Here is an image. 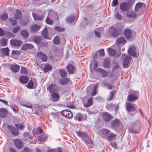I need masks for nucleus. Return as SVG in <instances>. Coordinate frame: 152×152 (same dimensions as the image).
<instances>
[{"label": "nucleus", "mask_w": 152, "mask_h": 152, "mask_svg": "<svg viewBox=\"0 0 152 152\" xmlns=\"http://www.w3.org/2000/svg\"><path fill=\"white\" fill-rule=\"evenodd\" d=\"M7 112L6 109L1 108L0 109V116L4 118L7 115Z\"/></svg>", "instance_id": "4be33fe9"}, {"label": "nucleus", "mask_w": 152, "mask_h": 152, "mask_svg": "<svg viewBox=\"0 0 152 152\" xmlns=\"http://www.w3.org/2000/svg\"><path fill=\"white\" fill-rule=\"evenodd\" d=\"M1 51L2 53L4 55L6 56H8L10 50L8 47H7L5 48H1Z\"/></svg>", "instance_id": "7c9ffc66"}, {"label": "nucleus", "mask_w": 152, "mask_h": 152, "mask_svg": "<svg viewBox=\"0 0 152 152\" xmlns=\"http://www.w3.org/2000/svg\"><path fill=\"white\" fill-rule=\"evenodd\" d=\"M76 133L78 136L82 138H86L87 137L86 133L83 132H77Z\"/></svg>", "instance_id": "c9c22d12"}, {"label": "nucleus", "mask_w": 152, "mask_h": 152, "mask_svg": "<svg viewBox=\"0 0 152 152\" xmlns=\"http://www.w3.org/2000/svg\"><path fill=\"white\" fill-rule=\"evenodd\" d=\"M110 96L109 97V98L107 100L108 101H110L114 97V94L113 91H111L110 92Z\"/></svg>", "instance_id": "052dcab7"}, {"label": "nucleus", "mask_w": 152, "mask_h": 152, "mask_svg": "<svg viewBox=\"0 0 152 152\" xmlns=\"http://www.w3.org/2000/svg\"><path fill=\"white\" fill-rule=\"evenodd\" d=\"M42 35L46 39H48V29L45 27L42 32Z\"/></svg>", "instance_id": "f704fd0d"}, {"label": "nucleus", "mask_w": 152, "mask_h": 152, "mask_svg": "<svg viewBox=\"0 0 152 152\" xmlns=\"http://www.w3.org/2000/svg\"><path fill=\"white\" fill-rule=\"evenodd\" d=\"M109 33L111 36L114 38H116L118 36V33L117 29L113 27H111L110 28Z\"/></svg>", "instance_id": "423d86ee"}, {"label": "nucleus", "mask_w": 152, "mask_h": 152, "mask_svg": "<svg viewBox=\"0 0 152 152\" xmlns=\"http://www.w3.org/2000/svg\"><path fill=\"white\" fill-rule=\"evenodd\" d=\"M20 72L23 74L26 75L28 73L27 69L25 67H21L20 69Z\"/></svg>", "instance_id": "37998d69"}, {"label": "nucleus", "mask_w": 152, "mask_h": 152, "mask_svg": "<svg viewBox=\"0 0 152 152\" xmlns=\"http://www.w3.org/2000/svg\"><path fill=\"white\" fill-rule=\"evenodd\" d=\"M9 20L13 26H15L17 23V22L13 19L10 18Z\"/></svg>", "instance_id": "13d9d810"}, {"label": "nucleus", "mask_w": 152, "mask_h": 152, "mask_svg": "<svg viewBox=\"0 0 152 152\" xmlns=\"http://www.w3.org/2000/svg\"><path fill=\"white\" fill-rule=\"evenodd\" d=\"M34 48V45L30 43H25L22 46V49L26 50L28 49H32Z\"/></svg>", "instance_id": "a211bd4d"}, {"label": "nucleus", "mask_w": 152, "mask_h": 152, "mask_svg": "<svg viewBox=\"0 0 152 152\" xmlns=\"http://www.w3.org/2000/svg\"><path fill=\"white\" fill-rule=\"evenodd\" d=\"M135 49V48L134 47H131L128 50L129 54L134 57H135L136 55Z\"/></svg>", "instance_id": "aec40b11"}, {"label": "nucleus", "mask_w": 152, "mask_h": 152, "mask_svg": "<svg viewBox=\"0 0 152 152\" xmlns=\"http://www.w3.org/2000/svg\"><path fill=\"white\" fill-rule=\"evenodd\" d=\"M43 132L42 129L40 127H38L36 129V133L37 134H41Z\"/></svg>", "instance_id": "0e129e2a"}, {"label": "nucleus", "mask_w": 152, "mask_h": 152, "mask_svg": "<svg viewBox=\"0 0 152 152\" xmlns=\"http://www.w3.org/2000/svg\"><path fill=\"white\" fill-rule=\"evenodd\" d=\"M108 54L111 56H113L115 55L116 54V51L115 50L112 49L110 48H108L107 49Z\"/></svg>", "instance_id": "393cba45"}, {"label": "nucleus", "mask_w": 152, "mask_h": 152, "mask_svg": "<svg viewBox=\"0 0 152 152\" xmlns=\"http://www.w3.org/2000/svg\"><path fill=\"white\" fill-rule=\"evenodd\" d=\"M59 72L62 77H65L67 76V72L65 70L60 69L59 70Z\"/></svg>", "instance_id": "473e14b6"}, {"label": "nucleus", "mask_w": 152, "mask_h": 152, "mask_svg": "<svg viewBox=\"0 0 152 152\" xmlns=\"http://www.w3.org/2000/svg\"><path fill=\"white\" fill-rule=\"evenodd\" d=\"M12 71L14 72H18L20 69V66L18 65H12L10 66Z\"/></svg>", "instance_id": "5701e85b"}, {"label": "nucleus", "mask_w": 152, "mask_h": 152, "mask_svg": "<svg viewBox=\"0 0 152 152\" xmlns=\"http://www.w3.org/2000/svg\"><path fill=\"white\" fill-rule=\"evenodd\" d=\"M7 39L3 38L0 40V44L2 47L6 46L7 45Z\"/></svg>", "instance_id": "4c0bfd02"}, {"label": "nucleus", "mask_w": 152, "mask_h": 152, "mask_svg": "<svg viewBox=\"0 0 152 152\" xmlns=\"http://www.w3.org/2000/svg\"><path fill=\"white\" fill-rule=\"evenodd\" d=\"M14 142L16 147L18 149H21L23 147V142L20 139H15Z\"/></svg>", "instance_id": "ddd939ff"}, {"label": "nucleus", "mask_w": 152, "mask_h": 152, "mask_svg": "<svg viewBox=\"0 0 152 152\" xmlns=\"http://www.w3.org/2000/svg\"><path fill=\"white\" fill-rule=\"evenodd\" d=\"M33 81L31 80L29 81V82L28 83L27 85V87L28 88L30 89L32 88H35V87H33Z\"/></svg>", "instance_id": "8fccbe9b"}, {"label": "nucleus", "mask_w": 152, "mask_h": 152, "mask_svg": "<svg viewBox=\"0 0 152 152\" xmlns=\"http://www.w3.org/2000/svg\"><path fill=\"white\" fill-rule=\"evenodd\" d=\"M104 85L107 86V88L109 90H111L113 89V87L110 84L105 83Z\"/></svg>", "instance_id": "338daca9"}, {"label": "nucleus", "mask_w": 152, "mask_h": 152, "mask_svg": "<svg viewBox=\"0 0 152 152\" xmlns=\"http://www.w3.org/2000/svg\"><path fill=\"white\" fill-rule=\"evenodd\" d=\"M116 135L113 133H111L107 138V140L111 141L116 137Z\"/></svg>", "instance_id": "ea45409f"}, {"label": "nucleus", "mask_w": 152, "mask_h": 152, "mask_svg": "<svg viewBox=\"0 0 152 152\" xmlns=\"http://www.w3.org/2000/svg\"><path fill=\"white\" fill-rule=\"evenodd\" d=\"M141 127V124L139 121L134 122L133 126L129 129L130 132L134 134H137L140 132Z\"/></svg>", "instance_id": "f257e3e1"}, {"label": "nucleus", "mask_w": 152, "mask_h": 152, "mask_svg": "<svg viewBox=\"0 0 152 152\" xmlns=\"http://www.w3.org/2000/svg\"><path fill=\"white\" fill-rule=\"evenodd\" d=\"M8 17V15L7 14L5 13L1 16L0 18L2 20L4 21L7 20Z\"/></svg>", "instance_id": "49530a36"}, {"label": "nucleus", "mask_w": 152, "mask_h": 152, "mask_svg": "<svg viewBox=\"0 0 152 152\" xmlns=\"http://www.w3.org/2000/svg\"><path fill=\"white\" fill-rule=\"evenodd\" d=\"M110 64V60L108 59L107 58L105 59L103 64L104 67L106 68H107L109 66Z\"/></svg>", "instance_id": "a19ab883"}, {"label": "nucleus", "mask_w": 152, "mask_h": 152, "mask_svg": "<svg viewBox=\"0 0 152 152\" xmlns=\"http://www.w3.org/2000/svg\"><path fill=\"white\" fill-rule=\"evenodd\" d=\"M75 18L73 16H71L69 17H67L66 19V21L67 23H72L75 20Z\"/></svg>", "instance_id": "e433bc0d"}, {"label": "nucleus", "mask_w": 152, "mask_h": 152, "mask_svg": "<svg viewBox=\"0 0 152 152\" xmlns=\"http://www.w3.org/2000/svg\"><path fill=\"white\" fill-rule=\"evenodd\" d=\"M22 105L28 108H32V105L30 103H27V104H23Z\"/></svg>", "instance_id": "e2e57ef3"}, {"label": "nucleus", "mask_w": 152, "mask_h": 152, "mask_svg": "<svg viewBox=\"0 0 152 152\" xmlns=\"http://www.w3.org/2000/svg\"><path fill=\"white\" fill-rule=\"evenodd\" d=\"M38 139L41 142H43L46 139V136L44 134L39 136L38 137Z\"/></svg>", "instance_id": "79ce46f5"}, {"label": "nucleus", "mask_w": 152, "mask_h": 152, "mask_svg": "<svg viewBox=\"0 0 152 152\" xmlns=\"http://www.w3.org/2000/svg\"><path fill=\"white\" fill-rule=\"evenodd\" d=\"M66 68L68 72L70 74L74 73L75 70V67L71 64H68Z\"/></svg>", "instance_id": "4468645a"}, {"label": "nucleus", "mask_w": 152, "mask_h": 152, "mask_svg": "<svg viewBox=\"0 0 152 152\" xmlns=\"http://www.w3.org/2000/svg\"><path fill=\"white\" fill-rule=\"evenodd\" d=\"M15 126L16 127H18L19 130H23V128L24 127V126L21 124H15Z\"/></svg>", "instance_id": "6e6d98bb"}, {"label": "nucleus", "mask_w": 152, "mask_h": 152, "mask_svg": "<svg viewBox=\"0 0 152 152\" xmlns=\"http://www.w3.org/2000/svg\"><path fill=\"white\" fill-rule=\"evenodd\" d=\"M33 39L34 42L36 44H40L41 43L42 38L41 37L37 36L34 37Z\"/></svg>", "instance_id": "c85d7f7f"}, {"label": "nucleus", "mask_w": 152, "mask_h": 152, "mask_svg": "<svg viewBox=\"0 0 152 152\" xmlns=\"http://www.w3.org/2000/svg\"><path fill=\"white\" fill-rule=\"evenodd\" d=\"M116 17L119 20H121L122 19L121 15L118 13H116L115 14Z\"/></svg>", "instance_id": "774afa93"}, {"label": "nucleus", "mask_w": 152, "mask_h": 152, "mask_svg": "<svg viewBox=\"0 0 152 152\" xmlns=\"http://www.w3.org/2000/svg\"><path fill=\"white\" fill-rule=\"evenodd\" d=\"M23 135L26 138H28L30 140L33 139V136L31 134L30 132H25L23 133Z\"/></svg>", "instance_id": "72a5a7b5"}, {"label": "nucleus", "mask_w": 152, "mask_h": 152, "mask_svg": "<svg viewBox=\"0 0 152 152\" xmlns=\"http://www.w3.org/2000/svg\"><path fill=\"white\" fill-rule=\"evenodd\" d=\"M48 90L50 93L56 92L58 91L56 86L55 84H52L48 87Z\"/></svg>", "instance_id": "f3484780"}, {"label": "nucleus", "mask_w": 152, "mask_h": 152, "mask_svg": "<svg viewBox=\"0 0 152 152\" xmlns=\"http://www.w3.org/2000/svg\"><path fill=\"white\" fill-rule=\"evenodd\" d=\"M10 43L11 45L18 46L21 45L22 43L21 41L15 39H12L10 41Z\"/></svg>", "instance_id": "9d476101"}, {"label": "nucleus", "mask_w": 152, "mask_h": 152, "mask_svg": "<svg viewBox=\"0 0 152 152\" xmlns=\"http://www.w3.org/2000/svg\"><path fill=\"white\" fill-rule=\"evenodd\" d=\"M7 127L8 129L10 130V132H11V133L13 131V130H14V129H15V128L13 126L10 125H8Z\"/></svg>", "instance_id": "69168bd1"}, {"label": "nucleus", "mask_w": 152, "mask_h": 152, "mask_svg": "<svg viewBox=\"0 0 152 152\" xmlns=\"http://www.w3.org/2000/svg\"><path fill=\"white\" fill-rule=\"evenodd\" d=\"M61 114L68 118H71L73 116V115L70 111L69 110H62L61 112Z\"/></svg>", "instance_id": "0eeeda50"}, {"label": "nucleus", "mask_w": 152, "mask_h": 152, "mask_svg": "<svg viewBox=\"0 0 152 152\" xmlns=\"http://www.w3.org/2000/svg\"><path fill=\"white\" fill-rule=\"evenodd\" d=\"M32 15L34 19L35 20H42L44 16L43 15H38L32 13Z\"/></svg>", "instance_id": "cd10ccee"}, {"label": "nucleus", "mask_w": 152, "mask_h": 152, "mask_svg": "<svg viewBox=\"0 0 152 152\" xmlns=\"http://www.w3.org/2000/svg\"><path fill=\"white\" fill-rule=\"evenodd\" d=\"M145 7V4L139 2L137 3L135 6V11L136 12H137L139 10H144Z\"/></svg>", "instance_id": "6e6552de"}, {"label": "nucleus", "mask_w": 152, "mask_h": 152, "mask_svg": "<svg viewBox=\"0 0 152 152\" xmlns=\"http://www.w3.org/2000/svg\"><path fill=\"white\" fill-rule=\"evenodd\" d=\"M118 4V0H113L111 5L112 7H115Z\"/></svg>", "instance_id": "680f3d73"}, {"label": "nucleus", "mask_w": 152, "mask_h": 152, "mask_svg": "<svg viewBox=\"0 0 152 152\" xmlns=\"http://www.w3.org/2000/svg\"><path fill=\"white\" fill-rule=\"evenodd\" d=\"M102 133L104 135H107L110 132V131L108 129H103L101 130Z\"/></svg>", "instance_id": "4d7b16f0"}, {"label": "nucleus", "mask_w": 152, "mask_h": 152, "mask_svg": "<svg viewBox=\"0 0 152 152\" xmlns=\"http://www.w3.org/2000/svg\"><path fill=\"white\" fill-rule=\"evenodd\" d=\"M103 119L106 122H109L113 118V116L107 112H104L102 115Z\"/></svg>", "instance_id": "39448f33"}, {"label": "nucleus", "mask_w": 152, "mask_h": 152, "mask_svg": "<svg viewBox=\"0 0 152 152\" xmlns=\"http://www.w3.org/2000/svg\"><path fill=\"white\" fill-rule=\"evenodd\" d=\"M86 145L88 146V145H92L93 144V142L89 138H87L85 140Z\"/></svg>", "instance_id": "de8ad7c7"}, {"label": "nucleus", "mask_w": 152, "mask_h": 152, "mask_svg": "<svg viewBox=\"0 0 152 152\" xmlns=\"http://www.w3.org/2000/svg\"><path fill=\"white\" fill-rule=\"evenodd\" d=\"M22 13L19 9H17L16 10V13L14 17L17 20H18L22 18Z\"/></svg>", "instance_id": "412c9836"}, {"label": "nucleus", "mask_w": 152, "mask_h": 152, "mask_svg": "<svg viewBox=\"0 0 152 152\" xmlns=\"http://www.w3.org/2000/svg\"><path fill=\"white\" fill-rule=\"evenodd\" d=\"M139 94V92L137 91L132 92L129 94L127 99L129 102H134L138 99Z\"/></svg>", "instance_id": "f03ea898"}, {"label": "nucleus", "mask_w": 152, "mask_h": 152, "mask_svg": "<svg viewBox=\"0 0 152 152\" xmlns=\"http://www.w3.org/2000/svg\"><path fill=\"white\" fill-rule=\"evenodd\" d=\"M20 34L22 36L25 38H27L29 37V33L26 30H22L20 32Z\"/></svg>", "instance_id": "2f4dec72"}, {"label": "nucleus", "mask_w": 152, "mask_h": 152, "mask_svg": "<svg viewBox=\"0 0 152 152\" xmlns=\"http://www.w3.org/2000/svg\"><path fill=\"white\" fill-rule=\"evenodd\" d=\"M21 152H32V150L30 148L25 147Z\"/></svg>", "instance_id": "864d4df0"}, {"label": "nucleus", "mask_w": 152, "mask_h": 152, "mask_svg": "<svg viewBox=\"0 0 152 152\" xmlns=\"http://www.w3.org/2000/svg\"><path fill=\"white\" fill-rule=\"evenodd\" d=\"M124 34L126 38L128 39H130L132 36V31L128 28H126L125 29Z\"/></svg>", "instance_id": "dca6fc26"}, {"label": "nucleus", "mask_w": 152, "mask_h": 152, "mask_svg": "<svg viewBox=\"0 0 152 152\" xmlns=\"http://www.w3.org/2000/svg\"><path fill=\"white\" fill-rule=\"evenodd\" d=\"M120 8L123 12H125L129 10L130 7L126 3H122L120 6Z\"/></svg>", "instance_id": "f8f14e48"}, {"label": "nucleus", "mask_w": 152, "mask_h": 152, "mask_svg": "<svg viewBox=\"0 0 152 152\" xmlns=\"http://www.w3.org/2000/svg\"><path fill=\"white\" fill-rule=\"evenodd\" d=\"M69 81L68 79L67 78H64L61 79L60 81V83L61 85H65Z\"/></svg>", "instance_id": "58836bf2"}, {"label": "nucleus", "mask_w": 152, "mask_h": 152, "mask_svg": "<svg viewBox=\"0 0 152 152\" xmlns=\"http://www.w3.org/2000/svg\"><path fill=\"white\" fill-rule=\"evenodd\" d=\"M97 71L100 72L103 77H106L107 75V72L101 68H98L96 69Z\"/></svg>", "instance_id": "a878e982"}, {"label": "nucleus", "mask_w": 152, "mask_h": 152, "mask_svg": "<svg viewBox=\"0 0 152 152\" xmlns=\"http://www.w3.org/2000/svg\"><path fill=\"white\" fill-rule=\"evenodd\" d=\"M6 34L8 37L9 38H13L15 36L14 34L9 31H7Z\"/></svg>", "instance_id": "09e8293b"}, {"label": "nucleus", "mask_w": 152, "mask_h": 152, "mask_svg": "<svg viewBox=\"0 0 152 152\" xmlns=\"http://www.w3.org/2000/svg\"><path fill=\"white\" fill-rule=\"evenodd\" d=\"M37 56L44 62L46 61H47V56L42 52H38L37 53Z\"/></svg>", "instance_id": "1a4fd4ad"}, {"label": "nucleus", "mask_w": 152, "mask_h": 152, "mask_svg": "<svg viewBox=\"0 0 152 152\" xmlns=\"http://www.w3.org/2000/svg\"><path fill=\"white\" fill-rule=\"evenodd\" d=\"M93 99L91 98L89 99L87 103L85 104V106L86 107H88L92 105L93 103Z\"/></svg>", "instance_id": "c03bdc74"}, {"label": "nucleus", "mask_w": 152, "mask_h": 152, "mask_svg": "<svg viewBox=\"0 0 152 152\" xmlns=\"http://www.w3.org/2000/svg\"><path fill=\"white\" fill-rule=\"evenodd\" d=\"M40 27L41 26L35 24L32 26L31 28V31L33 32H36L39 31Z\"/></svg>", "instance_id": "bb28decb"}, {"label": "nucleus", "mask_w": 152, "mask_h": 152, "mask_svg": "<svg viewBox=\"0 0 152 152\" xmlns=\"http://www.w3.org/2000/svg\"><path fill=\"white\" fill-rule=\"evenodd\" d=\"M115 105L113 104H110L109 105L107 106L106 107L107 108V107H108L109 106H111L112 107H115V110L116 111H117L118 110H119V104H118L115 107Z\"/></svg>", "instance_id": "3c124183"}, {"label": "nucleus", "mask_w": 152, "mask_h": 152, "mask_svg": "<svg viewBox=\"0 0 152 152\" xmlns=\"http://www.w3.org/2000/svg\"><path fill=\"white\" fill-rule=\"evenodd\" d=\"M20 80L23 83H26L28 82V78L26 76H22L20 77Z\"/></svg>", "instance_id": "c756f323"}, {"label": "nucleus", "mask_w": 152, "mask_h": 152, "mask_svg": "<svg viewBox=\"0 0 152 152\" xmlns=\"http://www.w3.org/2000/svg\"><path fill=\"white\" fill-rule=\"evenodd\" d=\"M117 43L118 45L121 44H124L126 42V39L124 37H119L117 40Z\"/></svg>", "instance_id": "b1692460"}, {"label": "nucleus", "mask_w": 152, "mask_h": 152, "mask_svg": "<svg viewBox=\"0 0 152 152\" xmlns=\"http://www.w3.org/2000/svg\"><path fill=\"white\" fill-rule=\"evenodd\" d=\"M126 15L128 17L133 18H136L137 16L136 14L133 11H128Z\"/></svg>", "instance_id": "6ab92c4d"}, {"label": "nucleus", "mask_w": 152, "mask_h": 152, "mask_svg": "<svg viewBox=\"0 0 152 152\" xmlns=\"http://www.w3.org/2000/svg\"><path fill=\"white\" fill-rule=\"evenodd\" d=\"M132 57L129 56H127L126 57L123 62V65L124 67L127 68L129 67L128 65Z\"/></svg>", "instance_id": "9b49d317"}, {"label": "nucleus", "mask_w": 152, "mask_h": 152, "mask_svg": "<svg viewBox=\"0 0 152 152\" xmlns=\"http://www.w3.org/2000/svg\"><path fill=\"white\" fill-rule=\"evenodd\" d=\"M12 133L14 135L17 136L19 134V132L18 129L15 128V129L12 132Z\"/></svg>", "instance_id": "5fc2aeb1"}, {"label": "nucleus", "mask_w": 152, "mask_h": 152, "mask_svg": "<svg viewBox=\"0 0 152 152\" xmlns=\"http://www.w3.org/2000/svg\"><path fill=\"white\" fill-rule=\"evenodd\" d=\"M53 42L56 45H58L59 43V37L58 36H56L54 37L53 39Z\"/></svg>", "instance_id": "a18cd8bd"}, {"label": "nucleus", "mask_w": 152, "mask_h": 152, "mask_svg": "<svg viewBox=\"0 0 152 152\" xmlns=\"http://www.w3.org/2000/svg\"><path fill=\"white\" fill-rule=\"evenodd\" d=\"M20 28V27L19 26H17L13 29L12 32L13 33H16L19 31Z\"/></svg>", "instance_id": "603ef678"}, {"label": "nucleus", "mask_w": 152, "mask_h": 152, "mask_svg": "<svg viewBox=\"0 0 152 152\" xmlns=\"http://www.w3.org/2000/svg\"><path fill=\"white\" fill-rule=\"evenodd\" d=\"M121 125V123L120 121L118 120L115 119L111 122L110 125L113 129L118 130Z\"/></svg>", "instance_id": "20e7f679"}, {"label": "nucleus", "mask_w": 152, "mask_h": 152, "mask_svg": "<svg viewBox=\"0 0 152 152\" xmlns=\"http://www.w3.org/2000/svg\"><path fill=\"white\" fill-rule=\"evenodd\" d=\"M50 96L52 98L53 102H56L59 100L60 96L58 93L56 92H53Z\"/></svg>", "instance_id": "2eb2a0df"}, {"label": "nucleus", "mask_w": 152, "mask_h": 152, "mask_svg": "<svg viewBox=\"0 0 152 152\" xmlns=\"http://www.w3.org/2000/svg\"><path fill=\"white\" fill-rule=\"evenodd\" d=\"M135 104H133L132 103L127 102L126 103V110L129 112L131 113L133 112L131 114L132 115H134L136 113Z\"/></svg>", "instance_id": "7ed1b4c3"}, {"label": "nucleus", "mask_w": 152, "mask_h": 152, "mask_svg": "<svg viewBox=\"0 0 152 152\" xmlns=\"http://www.w3.org/2000/svg\"><path fill=\"white\" fill-rule=\"evenodd\" d=\"M54 29L56 31L59 32L63 31L64 30V28L59 26H56L54 28Z\"/></svg>", "instance_id": "bf43d9fd"}]
</instances>
